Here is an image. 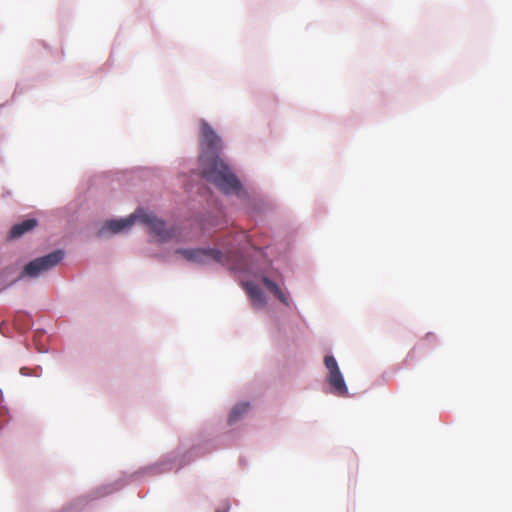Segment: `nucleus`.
Segmentation results:
<instances>
[{"label":"nucleus","mask_w":512,"mask_h":512,"mask_svg":"<svg viewBox=\"0 0 512 512\" xmlns=\"http://www.w3.org/2000/svg\"><path fill=\"white\" fill-rule=\"evenodd\" d=\"M262 282L264 286L272 292L282 303L285 305H289L288 297L284 294V292L278 287V285L270 280L267 277H263Z\"/></svg>","instance_id":"6e6552de"},{"label":"nucleus","mask_w":512,"mask_h":512,"mask_svg":"<svg viewBox=\"0 0 512 512\" xmlns=\"http://www.w3.org/2000/svg\"><path fill=\"white\" fill-rule=\"evenodd\" d=\"M199 145L201 176L226 194L239 191L241 184L238 178L219 157L222 150L221 138L205 120L200 121Z\"/></svg>","instance_id":"f257e3e1"},{"label":"nucleus","mask_w":512,"mask_h":512,"mask_svg":"<svg viewBox=\"0 0 512 512\" xmlns=\"http://www.w3.org/2000/svg\"><path fill=\"white\" fill-rule=\"evenodd\" d=\"M136 221L141 222L145 227H147L149 233L152 234L159 242H168L176 237L175 228H166L164 221L158 219L153 213L146 212L143 209L136 210L127 218L107 221L100 229L99 234L104 235L107 232H121L130 228Z\"/></svg>","instance_id":"f03ea898"},{"label":"nucleus","mask_w":512,"mask_h":512,"mask_svg":"<svg viewBox=\"0 0 512 512\" xmlns=\"http://www.w3.org/2000/svg\"><path fill=\"white\" fill-rule=\"evenodd\" d=\"M230 506L228 504L223 505L222 507L218 508L215 512H229Z\"/></svg>","instance_id":"9d476101"},{"label":"nucleus","mask_w":512,"mask_h":512,"mask_svg":"<svg viewBox=\"0 0 512 512\" xmlns=\"http://www.w3.org/2000/svg\"><path fill=\"white\" fill-rule=\"evenodd\" d=\"M37 226V221L35 219H27L22 221L21 223L15 224L11 227L9 232V237L11 239L18 238L25 234L26 232L31 231Z\"/></svg>","instance_id":"0eeeda50"},{"label":"nucleus","mask_w":512,"mask_h":512,"mask_svg":"<svg viewBox=\"0 0 512 512\" xmlns=\"http://www.w3.org/2000/svg\"><path fill=\"white\" fill-rule=\"evenodd\" d=\"M249 403H240L235 405L229 415V422L234 423L238 421L244 414L249 411Z\"/></svg>","instance_id":"1a4fd4ad"},{"label":"nucleus","mask_w":512,"mask_h":512,"mask_svg":"<svg viewBox=\"0 0 512 512\" xmlns=\"http://www.w3.org/2000/svg\"><path fill=\"white\" fill-rule=\"evenodd\" d=\"M245 291L249 295L253 306L262 308L266 304V299L262 290L253 282H246L243 284Z\"/></svg>","instance_id":"423d86ee"},{"label":"nucleus","mask_w":512,"mask_h":512,"mask_svg":"<svg viewBox=\"0 0 512 512\" xmlns=\"http://www.w3.org/2000/svg\"><path fill=\"white\" fill-rule=\"evenodd\" d=\"M324 364L328 370L327 381L332 388V392L338 396H347L348 388L336 359L331 355H327L324 358Z\"/></svg>","instance_id":"39448f33"},{"label":"nucleus","mask_w":512,"mask_h":512,"mask_svg":"<svg viewBox=\"0 0 512 512\" xmlns=\"http://www.w3.org/2000/svg\"><path fill=\"white\" fill-rule=\"evenodd\" d=\"M64 253L61 250L51 252L45 256L34 259L25 265L23 274L28 277H37L56 266L62 259Z\"/></svg>","instance_id":"20e7f679"},{"label":"nucleus","mask_w":512,"mask_h":512,"mask_svg":"<svg viewBox=\"0 0 512 512\" xmlns=\"http://www.w3.org/2000/svg\"><path fill=\"white\" fill-rule=\"evenodd\" d=\"M176 253L181 254L187 261L195 264L224 263L230 250L222 252L215 248L207 249H178Z\"/></svg>","instance_id":"7ed1b4c3"}]
</instances>
